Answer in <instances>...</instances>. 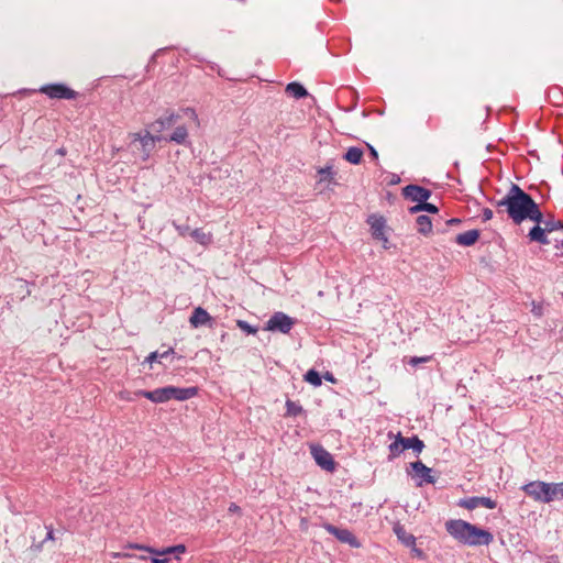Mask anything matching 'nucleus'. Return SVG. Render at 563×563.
Segmentation results:
<instances>
[{
	"instance_id": "obj_1",
	"label": "nucleus",
	"mask_w": 563,
	"mask_h": 563,
	"mask_svg": "<svg viewBox=\"0 0 563 563\" xmlns=\"http://www.w3.org/2000/svg\"><path fill=\"white\" fill-rule=\"evenodd\" d=\"M498 213L505 208L507 216L515 224H521L525 220H531L541 224L542 212L539 205L517 184H511L506 196L496 201Z\"/></svg>"
},
{
	"instance_id": "obj_2",
	"label": "nucleus",
	"mask_w": 563,
	"mask_h": 563,
	"mask_svg": "<svg viewBox=\"0 0 563 563\" xmlns=\"http://www.w3.org/2000/svg\"><path fill=\"white\" fill-rule=\"evenodd\" d=\"M445 530L456 541L468 547L489 545L494 540L490 531L462 519L448 520Z\"/></svg>"
},
{
	"instance_id": "obj_3",
	"label": "nucleus",
	"mask_w": 563,
	"mask_h": 563,
	"mask_svg": "<svg viewBox=\"0 0 563 563\" xmlns=\"http://www.w3.org/2000/svg\"><path fill=\"white\" fill-rule=\"evenodd\" d=\"M131 137L132 140L129 146L133 152H135V150L141 151V157L143 162L148 159L151 152L155 147V143L161 142L164 139L163 135L152 134L148 130H145L144 133H133L131 134Z\"/></svg>"
},
{
	"instance_id": "obj_4",
	"label": "nucleus",
	"mask_w": 563,
	"mask_h": 563,
	"mask_svg": "<svg viewBox=\"0 0 563 563\" xmlns=\"http://www.w3.org/2000/svg\"><path fill=\"white\" fill-rule=\"evenodd\" d=\"M294 324V318L289 317L288 314L282 311H277L268 319L264 329L266 331H278L283 334H287L290 332Z\"/></svg>"
},
{
	"instance_id": "obj_5",
	"label": "nucleus",
	"mask_w": 563,
	"mask_h": 563,
	"mask_svg": "<svg viewBox=\"0 0 563 563\" xmlns=\"http://www.w3.org/2000/svg\"><path fill=\"white\" fill-rule=\"evenodd\" d=\"M40 92L46 95L51 99H76L78 92L62 82L47 84L41 87Z\"/></svg>"
},
{
	"instance_id": "obj_6",
	"label": "nucleus",
	"mask_w": 563,
	"mask_h": 563,
	"mask_svg": "<svg viewBox=\"0 0 563 563\" xmlns=\"http://www.w3.org/2000/svg\"><path fill=\"white\" fill-rule=\"evenodd\" d=\"M310 450L318 466L328 472H333L335 470V462L332 455L323 446L312 444Z\"/></svg>"
},
{
	"instance_id": "obj_7",
	"label": "nucleus",
	"mask_w": 563,
	"mask_h": 563,
	"mask_svg": "<svg viewBox=\"0 0 563 563\" xmlns=\"http://www.w3.org/2000/svg\"><path fill=\"white\" fill-rule=\"evenodd\" d=\"M367 223L371 225L372 236L375 240L382 241L385 249H388L387 245L388 239L386 236V220L383 216L371 214L367 219Z\"/></svg>"
},
{
	"instance_id": "obj_8",
	"label": "nucleus",
	"mask_w": 563,
	"mask_h": 563,
	"mask_svg": "<svg viewBox=\"0 0 563 563\" xmlns=\"http://www.w3.org/2000/svg\"><path fill=\"white\" fill-rule=\"evenodd\" d=\"M432 470L426 466L421 461L411 462L407 473L412 476L420 477L417 482V486H422L423 483L434 484L435 477L431 475Z\"/></svg>"
},
{
	"instance_id": "obj_9",
	"label": "nucleus",
	"mask_w": 563,
	"mask_h": 563,
	"mask_svg": "<svg viewBox=\"0 0 563 563\" xmlns=\"http://www.w3.org/2000/svg\"><path fill=\"white\" fill-rule=\"evenodd\" d=\"M401 195L407 200L420 203V201L422 200H429V198L432 195V191L420 185L410 184L401 189Z\"/></svg>"
},
{
	"instance_id": "obj_10",
	"label": "nucleus",
	"mask_w": 563,
	"mask_h": 563,
	"mask_svg": "<svg viewBox=\"0 0 563 563\" xmlns=\"http://www.w3.org/2000/svg\"><path fill=\"white\" fill-rule=\"evenodd\" d=\"M549 489V483H544L541 481L530 482L523 485L522 490L531 496L534 500L547 504V499L550 498V495H547Z\"/></svg>"
},
{
	"instance_id": "obj_11",
	"label": "nucleus",
	"mask_w": 563,
	"mask_h": 563,
	"mask_svg": "<svg viewBox=\"0 0 563 563\" xmlns=\"http://www.w3.org/2000/svg\"><path fill=\"white\" fill-rule=\"evenodd\" d=\"M457 506L468 510H473L478 506H483L488 509H495L497 507V503L489 497L472 496L460 499L457 501Z\"/></svg>"
},
{
	"instance_id": "obj_12",
	"label": "nucleus",
	"mask_w": 563,
	"mask_h": 563,
	"mask_svg": "<svg viewBox=\"0 0 563 563\" xmlns=\"http://www.w3.org/2000/svg\"><path fill=\"white\" fill-rule=\"evenodd\" d=\"M179 119V114L166 110L163 117L156 119L154 122L150 124V128L155 133V135H161L163 131L172 128Z\"/></svg>"
},
{
	"instance_id": "obj_13",
	"label": "nucleus",
	"mask_w": 563,
	"mask_h": 563,
	"mask_svg": "<svg viewBox=\"0 0 563 563\" xmlns=\"http://www.w3.org/2000/svg\"><path fill=\"white\" fill-rule=\"evenodd\" d=\"M198 394V387H175V386H166V395H167V401L170 399L176 400H187L189 398L195 397Z\"/></svg>"
},
{
	"instance_id": "obj_14",
	"label": "nucleus",
	"mask_w": 563,
	"mask_h": 563,
	"mask_svg": "<svg viewBox=\"0 0 563 563\" xmlns=\"http://www.w3.org/2000/svg\"><path fill=\"white\" fill-rule=\"evenodd\" d=\"M126 548L144 550V551H146L148 553H152V554H155V555H166V554H172V553H184L186 551V547L184 544H177V545L168 547V548H165V549H162V550H156L154 548L146 547V545H141V544H136V543H129L126 545Z\"/></svg>"
},
{
	"instance_id": "obj_15",
	"label": "nucleus",
	"mask_w": 563,
	"mask_h": 563,
	"mask_svg": "<svg viewBox=\"0 0 563 563\" xmlns=\"http://www.w3.org/2000/svg\"><path fill=\"white\" fill-rule=\"evenodd\" d=\"M189 322L192 328H199L203 324H209V327H212L213 319L206 309L202 307H197L192 311Z\"/></svg>"
},
{
	"instance_id": "obj_16",
	"label": "nucleus",
	"mask_w": 563,
	"mask_h": 563,
	"mask_svg": "<svg viewBox=\"0 0 563 563\" xmlns=\"http://www.w3.org/2000/svg\"><path fill=\"white\" fill-rule=\"evenodd\" d=\"M136 397H144L155 404H162L167 401L166 387L157 388L154 390H136L133 393Z\"/></svg>"
},
{
	"instance_id": "obj_17",
	"label": "nucleus",
	"mask_w": 563,
	"mask_h": 563,
	"mask_svg": "<svg viewBox=\"0 0 563 563\" xmlns=\"http://www.w3.org/2000/svg\"><path fill=\"white\" fill-rule=\"evenodd\" d=\"M393 531L396 534L397 539L406 547L413 548L416 542V537L412 533L406 531L405 527L396 522L393 527Z\"/></svg>"
},
{
	"instance_id": "obj_18",
	"label": "nucleus",
	"mask_w": 563,
	"mask_h": 563,
	"mask_svg": "<svg viewBox=\"0 0 563 563\" xmlns=\"http://www.w3.org/2000/svg\"><path fill=\"white\" fill-rule=\"evenodd\" d=\"M333 164L328 163L324 167H320L317 169L318 184L325 183L327 187L331 184L336 185L334 180L335 172L333 170Z\"/></svg>"
},
{
	"instance_id": "obj_19",
	"label": "nucleus",
	"mask_w": 563,
	"mask_h": 563,
	"mask_svg": "<svg viewBox=\"0 0 563 563\" xmlns=\"http://www.w3.org/2000/svg\"><path fill=\"white\" fill-rule=\"evenodd\" d=\"M481 236V231L477 229L468 230L463 233H459L455 236V242L462 246H473Z\"/></svg>"
},
{
	"instance_id": "obj_20",
	"label": "nucleus",
	"mask_w": 563,
	"mask_h": 563,
	"mask_svg": "<svg viewBox=\"0 0 563 563\" xmlns=\"http://www.w3.org/2000/svg\"><path fill=\"white\" fill-rule=\"evenodd\" d=\"M323 528L329 533L333 534L339 541L352 545V532L350 530L335 527L331 523H324Z\"/></svg>"
},
{
	"instance_id": "obj_21",
	"label": "nucleus",
	"mask_w": 563,
	"mask_h": 563,
	"mask_svg": "<svg viewBox=\"0 0 563 563\" xmlns=\"http://www.w3.org/2000/svg\"><path fill=\"white\" fill-rule=\"evenodd\" d=\"M547 233L548 231L545 230V227H541L540 224L536 223V225H533L529 233H528V238L530 239V241L532 242H538L540 244H549L550 241L547 236Z\"/></svg>"
},
{
	"instance_id": "obj_22",
	"label": "nucleus",
	"mask_w": 563,
	"mask_h": 563,
	"mask_svg": "<svg viewBox=\"0 0 563 563\" xmlns=\"http://www.w3.org/2000/svg\"><path fill=\"white\" fill-rule=\"evenodd\" d=\"M402 446L405 451L411 449L415 453L419 454L422 452L426 445L418 435H412L410 438L402 437Z\"/></svg>"
},
{
	"instance_id": "obj_23",
	"label": "nucleus",
	"mask_w": 563,
	"mask_h": 563,
	"mask_svg": "<svg viewBox=\"0 0 563 563\" xmlns=\"http://www.w3.org/2000/svg\"><path fill=\"white\" fill-rule=\"evenodd\" d=\"M188 137V131L185 125L177 126L174 132L168 136H164L163 141L175 142L177 144H185Z\"/></svg>"
},
{
	"instance_id": "obj_24",
	"label": "nucleus",
	"mask_w": 563,
	"mask_h": 563,
	"mask_svg": "<svg viewBox=\"0 0 563 563\" xmlns=\"http://www.w3.org/2000/svg\"><path fill=\"white\" fill-rule=\"evenodd\" d=\"M417 230L422 235H428L432 232V220L427 214H420L416 219Z\"/></svg>"
},
{
	"instance_id": "obj_25",
	"label": "nucleus",
	"mask_w": 563,
	"mask_h": 563,
	"mask_svg": "<svg viewBox=\"0 0 563 563\" xmlns=\"http://www.w3.org/2000/svg\"><path fill=\"white\" fill-rule=\"evenodd\" d=\"M286 92L296 99H301L308 96L307 89L298 81H291L286 86Z\"/></svg>"
},
{
	"instance_id": "obj_26",
	"label": "nucleus",
	"mask_w": 563,
	"mask_h": 563,
	"mask_svg": "<svg viewBox=\"0 0 563 563\" xmlns=\"http://www.w3.org/2000/svg\"><path fill=\"white\" fill-rule=\"evenodd\" d=\"M547 495H550V498L547 499V503L563 498V483H549Z\"/></svg>"
},
{
	"instance_id": "obj_27",
	"label": "nucleus",
	"mask_w": 563,
	"mask_h": 563,
	"mask_svg": "<svg viewBox=\"0 0 563 563\" xmlns=\"http://www.w3.org/2000/svg\"><path fill=\"white\" fill-rule=\"evenodd\" d=\"M388 449L390 452V457H396L405 451L402 446V435L400 432L397 434L395 441L389 444Z\"/></svg>"
},
{
	"instance_id": "obj_28",
	"label": "nucleus",
	"mask_w": 563,
	"mask_h": 563,
	"mask_svg": "<svg viewBox=\"0 0 563 563\" xmlns=\"http://www.w3.org/2000/svg\"><path fill=\"white\" fill-rule=\"evenodd\" d=\"M303 412L302 406L299 404L287 399L286 400V413L285 417H297Z\"/></svg>"
},
{
	"instance_id": "obj_29",
	"label": "nucleus",
	"mask_w": 563,
	"mask_h": 563,
	"mask_svg": "<svg viewBox=\"0 0 563 563\" xmlns=\"http://www.w3.org/2000/svg\"><path fill=\"white\" fill-rule=\"evenodd\" d=\"M47 529V533H46V537L43 541L38 542V543H35L33 542L32 545L30 547V550L34 553H37V552H41L42 549H43V545L46 541H54L55 540V534H54V531H53V528L52 527H46Z\"/></svg>"
},
{
	"instance_id": "obj_30",
	"label": "nucleus",
	"mask_w": 563,
	"mask_h": 563,
	"mask_svg": "<svg viewBox=\"0 0 563 563\" xmlns=\"http://www.w3.org/2000/svg\"><path fill=\"white\" fill-rule=\"evenodd\" d=\"M305 380L309 384H311L312 386L314 387H318L322 384V379H321V375L318 371L311 368L309 369L305 376H303Z\"/></svg>"
},
{
	"instance_id": "obj_31",
	"label": "nucleus",
	"mask_w": 563,
	"mask_h": 563,
	"mask_svg": "<svg viewBox=\"0 0 563 563\" xmlns=\"http://www.w3.org/2000/svg\"><path fill=\"white\" fill-rule=\"evenodd\" d=\"M541 223L545 227V230L549 233L553 232V231H556V230H563V222L560 221V220H555L553 217H551L548 220H543L542 219Z\"/></svg>"
},
{
	"instance_id": "obj_32",
	"label": "nucleus",
	"mask_w": 563,
	"mask_h": 563,
	"mask_svg": "<svg viewBox=\"0 0 563 563\" xmlns=\"http://www.w3.org/2000/svg\"><path fill=\"white\" fill-rule=\"evenodd\" d=\"M190 236L202 245H206L210 241V236L207 235L201 229H195L190 231Z\"/></svg>"
},
{
	"instance_id": "obj_33",
	"label": "nucleus",
	"mask_w": 563,
	"mask_h": 563,
	"mask_svg": "<svg viewBox=\"0 0 563 563\" xmlns=\"http://www.w3.org/2000/svg\"><path fill=\"white\" fill-rule=\"evenodd\" d=\"M236 325L247 334H255L257 332V328L250 324L247 321L238 320Z\"/></svg>"
},
{
	"instance_id": "obj_34",
	"label": "nucleus",
	"mask_w": 563,
	"mask_h": 563,
	"mask_svg": "<svg viewBox=\"0 0 563 563\" xmlns=\"http://www.w3.org/2000/svg\"><path fill=\"white\" fill-rule=\"evenodd\" d=\"M110 555L113 559H131V558H134V559H137V560H147V556H145V555H135V554H131V553H128V552H111Z\"/></svg>"
},
{
	"instance_id": "obj_35",
	"label": "nucleus",
	"mask_w": 563,
	"mask_h": 563,
	"mask_svg": "<svg viewBox=\"0 0 563 563\" xmlns=\"http://www.w3.org/2000/svg\"><path fill=\"white\" fill-rule=\"evenodd\" d=\"M433 358L432 355H427V356H412L408 360V364L412 367H416L418 366L419 364H422V363H427V362H430L431 360Z\"/></svg>"
},
{
	"instance_id": "obj_36",
	"label": "nucleus",
	"mask_w": 563,
	"mask_h": 563,
	"mask_svg": "<svg viewBox=\"0 0 563 563\" xmlns=\"http://www.w3.org/2000/svg\"><path fill=\"white\" fill-rule=\"evenodd\" d=\"M419 208H422V211L431 213V214H438L439 213V208L435 205L428 202V200L427 201H424V200L420 201V207Z\"/></svg>"
},
{
	"instance_id": "obj_37",
	"label": "nucleus",
	"mask_w": 563,
	"mask_h": 563,
	"mask_svg": "<svg viewBox=\"0 0 563 563\" xmlns=\"http://www.w3.org/2000/svg\"><path fill=\"white\" fill-rule=\"evenodd\" d=\"M173 224L180 236H186L187 234H190L191 230L188 224H176L175 222Z\"/></svg>"
},
{
	"instance_id": "obj_38",
	"label": "nucleus",
	"mask_w": 563,
	"mask_h": 563,
	"mask_svg": "<svg viewBox=\"0 0 563 563\" xmlns=\"http://www.w3.org/2000/svg\"><path fill=\"white\" fill-rule=\"evenodd\" d=\"M363 150L354 146V165H357L363 161Z\"/></svg>"
},
{
	"instance_id": "obj_39",
	"label": "nucleus",
	"mask_w": 563,
	"mask_h": 563,
	"mask_svg": "<svg viewBox=\"0 0 563 563\" xmlns=\"http://www.w3.org/2000/svg\"><path fill=\"white\" fill-rule=\"evenodd\" d=\"M159 354L161 353H158L157 351H154V352L150 353L148 356L145 358L144 363L153 364L158 358H161Z\"/></svg>"
},
{
	"instance_id": "obj_40",
	"label": "nucleus",
	"mask_w": 563,
	"mask_h": 563,
	"mask_svg": "<svg viewBox=\"0 0 563 563\" xmlns=\"http://www.w3.org/2000/svg\"><path fill=\"white\" fill-rule=\"evenodd\" d=\"M494 213L493 210L489 208H484L482 213V219L484 222L490 220L493 218Z\"/></svg>"
},
{
	"instance_id": "obj_41",
	"label": "nucleus",
	"mask_w": 563,
	"mask_h": 563,
	"mask_svg": "<svg viewBox=\"0 0 563 563\" xmlns=\"http://www.w3.org/2000/svg\"><path fill=\"white\" fill-rule=\"evenodd\" d=\"M120 398L123 399V400H128V401H133L134 400V397H132V393L129 391V390H122L120 391Z\"/></svg>"
},
{
	"instance_id": "obj_42",
	"label": "nucleus",
	"mask_w": 563,
	"mask_h": 563,
	"mask_svg": "<svg viewBox=\"0 0 563 563\" xmlns=\"http://www.w3.org/2000/svg\"><path fill=\"white\" fill-rule=\"evenodd\" d=\"M366 146L369 151V155L371 157L374 159V161H378V152L376 151V148L371 145L369 143H366Z\"/></svg>"
},
{
	"instance_id": "obj_43",
	"label": "nucleus",
	"mask_w": 563,
	"mask_h": 563,
	"mask_svg": "<svg viewBox=\"0 0 563 563\" xmlns=\"http://www.w3.org/2000/svg\"><path fill=\"white\" fill-rule=\"evenodd\" d=\"M410 549H411L413 556L419 558V559L424 558V552L421 549L417 548L416 544L413 545V548H410Z\"/></svg>"
},
{
	"instance_id": "obj_44",
	"label": "nucleus",
	"mask_w": 563,
	"mask_h": 563,
	"mask_svg": "<svg viewBox=\"0 0 563 563\" xmlns=\"http://www.w3.org/2000/svg\"><path fill=\"white\" fill-rule=\"evenodd\" d=\"M159 555H156V556H152L151 558V562L152 563H168L169 559L168 558H158Z\"/></svg>"
},
{
	"instance_id": "obj_45",
	"label": "nucleus",
	"mask_w": 563,
	"mask_h": 563,
	"mask_svg": "<svg viewBox=\"0 0 563 563\" xmlns=\"http://www.w3.org/2000/svg\"><path fill=\"white\" fill-rule=\"evenodd\" d=\"M400 183V177L397 174H391V178L388 181L389 186H394Z\"/></svg>"
},
{
	"instance_id": "obj_46",
	"label": "nucleus",
	"mask_w": 563,
	"mask_h": 563,
	"mask_svg": "<svg viewBox=\"0 0 563 563\" xmlns=\"http://www.w3.org/2000/svg\"><path fill=\"white\" fill-rule=\"evenodd\" d=\"M419 207H420V203L417 202V205H415L408 209L409 213L416 214V213L422 212V208H419Z\"/></svg>"
},
{
	"instance_id": "obj_47",
	"label": "nucleus",
	"mask_w": 563,
	"mask_h": 563,
	"mask_svg": "<svg viewBox=\"0 0 563 563\" xmlns=\"http://www.w3.org/2000/svg\"><path fill=\"white\" fill-rule=\"evenodd\" d=\"M229 512L241 514V508L236 504L231 503L229 506Z\"/></svg>"
},
{
	"instance_id": "obj_48",
	"label": "nucleus",
	"mask_w": 563,
	"mask_h": 563,
	"mask_svg": "<svg viewBox=\"0 0 563 563\" xmlns=\"http://www.w3.org/2000/svg\"><path fill=\"white\" fill-rule=\"evenodd\" d=\"M343 158L346 162L352 163V146L346 150V152L343 155Z\"/></svg>"
},
{
	"instance_id": "obj_49",
	"label": "nucleus",
	"mask_w": 563,
	"mask_h": 563,
	"mask_svg": "<svg viewBox=\"0 0 563 563\" xmlns=\"http://www.w3.org/2000/svg\"><path fill=\"white\" fill-rule=\"evenodd\" d=\"M461 222H462V220H461V219H459V218H452V219H449V220L446 221V224H448V225H457V224H460Z\"/></svg>"
},
{
	"instance_id": "obj_50",
	"label": "nucleus",
	"mask_w": 563,
	"mask_h": 563,
	"mask_svg": "<svg viewBox=\"0 0 563 563\" xmlns=\"http://www.w3.org/2000/svg\"><path fill=\"white\" fill-rule=\"evenodd\" d=\"M174 353H175V352H174V349H173V347H169V349H168V350H166L165 352L161 353V354H159V357H161V358H164V357H167V356H169V355H172V354H174Z\"/></svg>"
},
{
	"instance_id": "obj_51",
	"label": "nucleus",
	"mask_w": 563,
	"mask_h": 563,
	"mask_svg": "<svg viewBox=\"0 0 563 563\" xmlns=\"http://www.w3.org/2000/svg\"><path fill=\"white\" fill-rule=\"evenodd\" d=\"M324 378H325L327 380L334 382V378H333L332 374H331V373H329V372H327V373H325Z\"/></svg>"
},
{
	"instance_id": "obj_52",
	"label": "nucleus",
	"mask_w": 563,
	"mask_h": 563,
	"mask_svg": "<svg viewBox=\"0 0 563 563\" xmlns=\"http://www.w3.org/2000/svg\"><path fill=\"white\" fill-rule=\"evenodd\" d=\"M387 199L389 202H393L395 200V196L391 192H387Z\"/></svg>"
},
{
	"instance_id": "obj_53",
	"label": "nucleus",
	"mask_w": 563,
	"mask_h": 563,
	"mask_svg": "<svg viewBox=\"0 0 563 563\" xmlns=\"http://www.w3.org/2000/svg\"><path fill=\"white\" fill-rule=\"evenodd\" d=\"M361 547V543L358 542V540L354 537V548H358Z\"/></svg>"
},
{
	"instance_id": "obj_54",
	"label": "nucleus",
	"mask_w": 563,
	"mask_h": 563,
	"mask_svg": "<svg viewBox=\"0 0 563 563\" xmlns=\"http://www.w3.org/2000/svg\"><path fill=\"white\" fill-rule=\"evenodd\" d=\"M356 319L360 321V322H364V323H369L367 320H363V318L361 316H357Z\"/></svg>"
},
{
	"instance_id": "obj_55",
	"label": "nucleus",
	"mask_w": 563,
	"mask_h": 563,
	"mask_svg": "<svg viewBox=\"0 0 563 563\" xmlns=\"http://www.w3.org/2000/svg\"><path fill=\"white\" fill-rule=\"evenodd\" d=\"M188 110H189V111L192 113V115L197 119V114H196L195 110H194V109H188Z\"/></svg>"
},
{
	"instance_id": "obj_56",
	"label": "nucleus",
	"mask_w": 563,
	"mask_h": 563,
	"mask_svg": "<svg viewBox=\"0 0 563 563\" xmlns=\"http://www.w3.org/2000/svg\"><path fill=\"white\" fill-rule=\"evenodd\" d=\"M369 308H371L372 312L376 311V308L374 306H371Z\"/></svg>"
},
{
	"instance_id": "obj_57",
	"label": "nucleus",
	"mask_w": 563,
	"mask_h": 563,
	"mask_svg": "<svg viewBox=\"0 0 563 563\" xmlns=\"http://www.w3.org/2000/svg\"><path fill=\"white\" fill-rule=\"evenodd\" d=\"M562 245H563V241H562Z\"/></svg>"
}]
</instances>
